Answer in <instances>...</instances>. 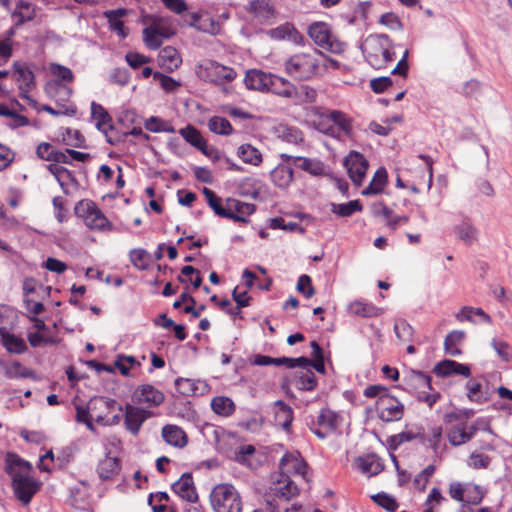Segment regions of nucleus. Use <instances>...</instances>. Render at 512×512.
Here are the masks:
<instances>
[{
	"mask_svg": "<svg viewBox=\"0 0 512 512\" xmlns=\"http://www.w3.org/2000/svg\"><path fill=\"white\" fill-rule=\"evenodd\" d=\"M269 91L285 98H292L296 95V87L292 83L275 75Z\"/></svg>",
	"mask_w": 512,
	"mask_h": 512,
	"instance_id": "e433bc0d",
	"label": "nucleus"
},
{
	"mask_svg": "<svg viewBox=\"0 0 512 512\" xmlns=\"http://www.w3.org/2000/svg\"><path fill=\"white\" fill-rule=\"evenodd\" d=\"M237 155L244 163L258 166L262 162L260 151L250 144H242L237 150Z\"/></svg>",
	"mask_w": 512,
	"mask_h": 512,
	"instance_id": "c9c22d12",
	"label": "nucleus"
},
{
	"mask_svg": "<svg viewBox=\"0 0 512 512\" xmlns=\"http://www.w3.org/2000/svg\"><path fill=\"white\" fill-rule=\"evenodd\" d=\"M224 211L230 216H222L235 222H247V216L255 211V205L252 203L242 202L234 198H227Z\"/></svg>",
	"mask_w": 512,
	"mask_h": 512,
	"instance_id": "f8f14e48",
	"label": "nucleus"
},
{
	"mask_svg": "<svg viewBox=\"0 0 512 512\" xmlns=\"http://www.w3.org/2000/svg\"><path fill=\"white\" fill-rule=\"evenodd\" d=\"M357 462L360 470L363 473L368 474L369 476L377 475L383 470V465L374 456L366 458L360 457L358 458Z\"/></svg>",
	"mask_w": 512,
	"mask_h": 512,
	"instance_id": "a18cd8bd",
	"label": "nucleus"
},
{
	"mask_svg": "<svg viewBox=\"0 0 512 512\" xmlns=\"http://www.w3.org/2000/svg\"><path fill=\"white\" fill-rule=\"evenodd\" d=\"M153 78L159 81L160 86L168 93L176 91L181 86L180 82L160 72H154Z\"/></svg>",
	"mask_w": 512,
	"mask_h": 512,
	"instance_id": "0e129e2a",
	"label": "nucleus"
},
{
	"mask_svg": "<svg viewBox=\"0 0 512 512\" xmlns=\"http://www.w3.org/2000/svg\"><path fill=\"white\" fill-rule=\"evenodd\" d=\"M210 503L214 512H242L243 501L238 490L231 484L216 485L210 494Z\"/></svg>",
	"mask_w": 512,
	"mask_h": 512,
	"instance_id": "7ed1b4c3",
	"label": "nucleus"
},
{
	"mask_svg": "<svg viewBox=\"0 0 512 512\" xmlns=\"http://www.w3.org/2000/svg\"><path fill=\"white\" fill-rule=\"evenodd\" d=\"M278 133L279 137L288 143L297 144L303 140L302 132L295 127L280 126Z\"/></svg>",
	"mask_w": 512,
	"mask_h": 512,
	"instance_id": "864d4df0",
	"label": "nucleus"
},
{
	"mask_svg": "<svg viewBox=\"0 0 512 512\" xmlns=\"http://www.w3.org/2000/svg\"><path fill=\"white\" fill-rule=\"evenodd\" d=\"M129 257H130L131 263L138 270L144 271V270L148 269L150 256H149V253L145 249H142V248L132 249L129 252Z\"/></svg>",
	"mask_w": 512,
	"mask_h": 512,
	"instance_id": "49530a36",
	"label": "nucleus"
},
{
	"mask_svg": "<svg viewBox=\"0 0 512 512\" xmlns=\"http://www.w3.org/2000/svg\"><path fill=\"white\" fill-rule=\"evenodd\" d=\"M173 491L190 504L196 503L198 494L194 487L193 478L190 473H184L178 481L172 485Z\"/></svg>",
	"mask_w": 512,
	"mask_h": 512,
	"instance_id": "f3484780",
	"label": "nucleus"
},
{
	"mask_svg": "<svg viewBox=\"0 0 512 512\" xmlns=\"http://www.w3.org/2000/svg\"><path fill=\"white\" fill-rule=\"evenodd\" d=\"M394 331L399 340L402 342H409L413 336L412 326L404 319L396 320L394 324Z\"/></svg>",
	"mask_w": 512,
	"mask_h": 512,
	"instance_id": "3c124183",
	"label": "nucleus"
},
{
	"mask_svg": "<svg viewBox=\"0 0 512 512\" xmlns=\"http://www.w3.org/2000/svg\"><path fill=\"white\" fill-rule=\"evenodd\" d=\"M176 390L183 396L203 395L208 392V385L200 379L179 377L175 380Z\"/></svg>",
	"mask_w": 512,
	"mask_h": 512,
	"instance_id": "a211bd4d",
	"label": "nucleus"
},
{
	"mask_svg": "<svg viewBox=\"0 0 512 512\" xmlns=\"http://www.w3.org/2000/svg\"><path fill=\"white\" fill-rule=\"evenodd\" d=\"M211 408L216 414L227 417L234 413L235 404L228 397L217 396L212 399Z\"/></svg>",
	"mask_w": 512,
	"mask_h": 512,
	"instance_id": "58836bf2",
	"label": "nucleus"
},
{
	"mask_svg": "<svg viewBox=\"0 0 512 512\" xmlns=\"http://www.w3.org/2000/svg\"><path fill=\"white\" fill-rule=\"evenodd\" d=\"M249 8L260 21H269L275 17V9L268 0H252Z\"/></svg>",
	"mask_w": 512,
	"mask_h": 512,
	"instance_id": "c756f323",
	"label": "nucleus"
},
{
	"mask_svg": "<svg viewBox=\"0 0 512 512\" xmlns=\"http://www.w3.org/2000/svg\"><path fill=\"white\" fill-rule=\"evenodd\" d=\"M464 338L465 332L460 330H453L447 334L444 340V350L446 354L453 357L459 356L461 354L459 346L463 342Z\"/></svg>",
	"mask_w": 512,
	"mask_h": 512,
	"instance_id": "2f4dec72",
	"label": "nucleus"
},
{
	"mask_svg": "<svg viewBox=\"0 0 512 512\" xmlns=\"http://www.w3.org/2000/svg\"><path fill=\"white\" fill-rule=\"evenodd\" d=\"M387 182V171L381 167L376 170L370 184L363 190V195H376L383 191Z\"/></svg>",
	"mask_w": 512,
	"mask_h": 512,
	"instance_id": "72a5a7b5",
	"label": "nucleus"
},
{
	"mask_svg": "<svg viewBox=\"0 0 512 512\" xmlns=\"http://www.w3.org/2000/svg\"><path fill=\"white\" fill-rule=\"evenodd\" d=\"M311 365V360L306 357H298V358H289V357H280L275 358V366H285L287 368H306Z\"/></svg>",
	"mask_w": 512,
	"mask_h": 512,
	"instance_id": "4d7b16f0",
	"label": "nucleus"
},
{
	"mask_svg": "<svg viewBox=\"0 0 512 512\" xmlns=\"http://www.w3.org/2000/svg\"><path fill=\"white\" fill-rule=\"evenodd\" d=\"M97 470L100 478L111 479L120 470V464L116 457L106 456L99 462Z\"/></svg>",
	"mask_w": 512,
	"mask_h": 512,
	"instance_id": "4c0bfd02",
	"label": "nucleus"
},
{
	"mask_svg": "<svg viewBox=\"0 0 512 512\" xmlns=\"http://www.w3.org/2000/svg\"><path fill=\"white\" fill-rule=\"evenodd\" d=\"M208 128L211 132L218 135H230L233 132L230 122L220 116H213L208 121Z\"/></svg>",
	"mask_w": 512,
	"mask_h": 512,
	"instance_id": "c03bdc74",
	"label": "nucleus"
},
{
	"mask_svg": "<svg viewBox=\"0 0 512 512\" xmlns=\"http://www.w3.org/2000/svg\"><path fill=\"white\" fill-rule=\"evenodd\" d=\"M344 166L354 185L361 186L368 169V161L365 157L357 151H351L345 157Z\"/></svg>",
	"mask_w": 512,
	"mask_h": 512,
	"instance_id": "9d476101",
	"label": "nucleus"
},
{
	"mask_svg": "<svg viewBox=\"0 0 512 512\" xmlns=\"http://www.w3.org/2000/svg\"><path fill=\"white\" fill-rule=\"evenodd\" d=\"M491 346L504 362H510L512 360L510 345L507 342L493 339Z\"/></svg>",
	"mask_w": 512,
	"mask_h": 512,
	"instance_id": "338daca9",
	"label": "nucleus"
},
{
	"mask_svg": "<svg viewBox=\"0 0 512 512\" xmlns=\"http://www.w3.org/2000/svg\"><path fill=\"white\" fill-rule=\"evenodd\" d=\"M273 80V74L266 73L259 69H250L246 71L244 84L249 90L265 92L269 91Z\"/></svg>",
	"mask_w": 512,
	"mask_h": 512,
	"instance_id": "ddd939ff",
	"label": "nucleus"
},
{
	"mask_svg": "<svg viewBox=\"0 0 512 512\" xmlns=\"http://www.w3.org/2000/svg\"><path fill=\"white\" fill-rule=\"evenodd\" d=\"M13 70L15 80L21 92L27 93L35 87L34 73L27 64L14 62Z\"/></svg>",
	"mask_w": 512,
	"mask_h": 512,
	"instance_id": "412c9836",
	"label": "nucleus"
},
{
	"mask_svg": "<svg viewBox=\"0 0 512 512\" xmlns=\"http://www.w3.org/2000/svg\"><path fill=\"white\" fill-rule=\"evenodd\" d=\"M328 111H320L319 109H316L314 111V119L313 123L315 127L322 133L330 136H335V128L332 125V122L330 119H326V116H328Z\"/></svg>",
	"mask_w": 512,
	"mask_h": 512,
	"instance_id": "ea45409f",
	"label": "nucleus"
},
{
	"mask_svg": "<svg viewBox=\"0 0 512 512\" xmlns=\"http://www.w3.org/2000/svg\"><path fill=\"white\" fill-rule=\"evenodd\" d=\"M323 53L314 50L311 53H296L285 62L286 73L297 80H310L319 74L320 58Z\"/></svg>",
	"mask_w": 512,
	"mask_h": 512,
	"instance_id": "f03ea898",
	"label": "nucleus"
},
{
	"mask_svg": "<svg viewBox=\"0 0 512 512\" xmlns=\"http://www.w3.org/2000/svg\"><path fill=\"white\" fill-rule=\"evenodd\" d=\"M467 397L470 401L482 403L486 400L482 393V385L476 379H471L466 383Z\"/></svg>",
	"mask_w": 512,
	"mask_h": 512,
	"instance_id": "09e8293b",
	"label": "nucleus"
},
{
	"mask_svg": "<svg viewBox=\"0 0 512 512\" xmlns=\"http://www.w3.org/2000/svg\"><path fill=\"white\" fill-rule=\"evenodd\" d=\"M232 296L237 305L233 308V310H227V313L232 316H238L241 314V308L249 305L250 297L247 296V292L245 291L238 293L237 288L233 290Z\"/></svg>",
	"mask_w": 512,
	"mask_h": 512,
	"instance_id": "e2e57ef3",
	"label": "nucleus"
},
{
	"mask_svg": "<svg viewBox=\"0 0 512 512\" xmlns=\"http://www.w3.org/2000/svg\"><path fill=\"white\" fill-rule=\"evenodd\" d=\"M197 77L214 85H225L234 81L237 72L234 68L220 64L214 60H206L195 66Z\"/></svg>",
	"mask_w": 512,
	"mask_h": 512,
	"instance_id": "20e7f679",
	"label": "nucleus"
},
{
	"mask_svg": "<svg viewBox=\"0 0 512 512\" xmlns=\"http://www.w3.org/2000/svg\"><path fill=\"white\" fill-rule=\"evenodd\" d=\"M434 373L439 377H447L453 374L469 377L471 375V370L468 365L446 359L435 365Z\"/></svg>",
	"mask_w": 512,
	"mask_h": 512,
	"instance_id": "5701e85b",
	"label": "nucleus"
},
{
	"mask_svg": "<svg viewBox=\"0 0 512 512\" xmlns=\"http://www.w3.org/2000/svg\"><path fill=\"white\" fill-rule=\"evenodd\" d=\"M491 464V457L479 452H472L467 460V465L472 469H487Z\"/></svg>",
	"mask_w": 512,
	"mask_h": 512,
	"instance_id": "5fc2aeb1",
	"label": "nucleus"
},
{
	"mask_svg": "<svg viewBox=\"0 0 512 512\" xmlns=\"http://www.w3.org/2000/svg\"><path fill=\"white\" fill-rule=\"evenodd\" d=\"M308 35L314 43L331 53L340 54L345 50V43L340 41L326 22H313L308 27Z\"/></svg>",
	"mask_w": 512,
	"mask_h": 512,
	"instance_id": "39448f33",
	"label": "nucleus"
},
{
	"mask_svg": "<svg viewBox=\"0 0 512 512\" xmlns=\"http://www.w3.org/2000/svg\"><path fill=\"white\" fill-rule=\"evenodd\" d=\"M117 405L114 399L99 397L93 398L87 405H76V421L84 423L91 418L90 412L96 410L98 407H104L107 410L113 409Z\"/></svg>",
	"mask_w": 512,
	"mask_h": 512,
	"instance_id": "4468645a",
	"label": "nucleus"
},
{
	"mask_svg": "<svg viewBox=\"0 0 512 512\" xmlns=\"http://www.w3.org/2000/svg\"><path fill=\"white\" fill-rule=\"evenodd\" d=\"M142 33L143 41L149 49L156 50L162 45L164 39H162V37L150 26L144 28Z\"/></svg>",
	"mask_w": 512,
	"mask_h": 512,
	"instance_id": "bf43d9fd",
	"label": "nucleus"
},
{
	"mask_svg": "<svg viewBox=\"0 0 512 512\" xmlns=\"http://www.w3.org/2000/svg\"><path fill=\"white\" fill-rule=\"evenodd\" d=\"M145 128L151 132H167V133H173L175 132V129L172 125L169 123L161 120L158 117L152 116L150 117L146 123Z\"/></svg>",
	"mask_w": 512,
	"mask_h": 512,
	"instance_id": "6e6d98bb",
	"label": "nucleus"
},
{
	"mask_svg": "<svg viewBox=\"0 0 512 512\" xmlns=\"http://www.w3.org/2000/svg\"><path fill=\"white\" fill-rule=\"evenodd\" d=\"M297 380V387L301 390L311 391L317 385L315 374L310 369H304Z\"/></svg>",
	"mask_w": 512,
	"mask_h": 512,
	"instance_id": "13d9d810",
	"label": "nucleus"
},
{
	"mask_svg": "<svg viewBox=\"0 0 512 512\" xmlns=\"http://www.w3.org/2000/svg\"><path fill=\"white\" fill-rule=\"evenodd\" d=\"M449 443L453 446H460L469 441V435L466 434V423H460L452 426L447 433Z\"/></svg>",
	"mask_w": 512,
	"mask_h": 512,
	"instance_id": "a19ab883",
	"label": "nucleus"
},
{
	"mask_svg": "<svg viewBox=\"0 0 512 512\" xmlns=\"http://www.w3.org/2000/svg\"><path fill=\"white\" fill-rule=\"evenodd\" d=\"M158 61L165 70L174 71L181 65L182 58L176 48L166 46L160 50Z\"/></svg>",
	"mask_w": 512,
	"mask_h": 512,
	"instance_id": "a878e982",
	"label": "nucleus"
},
{
	"mask_svg": "<svg viewBox=\"0 0 512 512\" xmlns=\"http://www.w3.org/2000/svg\"><path fill=\"white\" fill-rule=\"evenodd\" d=\"M91 117L95 121L96 128L106 136L108 143L113 144V141L108 136V131L114 128L112 117L108 111L96 102L91 103Z\"/></svg>",
	"mask_w": 512,
	"mask_h": 512,
	"instance_id": "dca6fc26",
	"label": "nucleus"
},
{
	"mask_svg": "<svg viewBox=\"0 0 512 512\" xmlns=\"http://www.w3.org/2000/svg\"><path fill=\"white\" fill-rule=\"evenodd\" d=\"M348 310L353 315L367 318L376 317L381 313V309L376 307L372 303H367L359 300L350 303Z\"/></svg>",
	"mask_w": 512,
	"mask_h": 512,
	"instance_id": "473e14b6",
	"label": "nucleus"
},
{
	"mask_svg": "<svg viewBox=\"0 0 512 512\" xmlns=\"http://www.w3.org/2000/svg\"><path fill=\"white\" fill-rule=\"evenodd\" d=\"M275 422L284 430H288L293 421V410L284 401L278 400L273 406Z\"/></svg>",
	"mask_w": 512,
	"mask_h": 512,
	"instance_id": "cd10ccee",
	"label": "nucleus"
},
{
	"mask_svg": "<svg viewBox=\"0 0 512 512\" xmlns=\"http://www.w3.org/2000/svg\"><path fill=\"white\" fill-rule=\"evenodd\" d=\"M267 34L275 40L291 39L295 43L302 39L301 34L291 23H284L276 28L270 29Z\"/></svg>",
	"mask_w": 512,
	"mask_h": 512,
	"instance_id": "7c9ffc66",
	"label": "nucleus"
},
{
	"mask_svg": "<svg viewBox=\"0 0 512 512\" xmlns=\"http://www.w3.org/2000/svg\"><path fill=\"white\" fill-rule=\"evenodd\" d=\"M326 119H330L332 125L337 127L334 137H352V119L340 110H329Z\"/></svg>",
	"mask_w": 512,
	"mask_h": 512,
	"instance_id": "aec40b11",
	"label": "nucleus"
},
{
	"mask_svg": "<svg viewBox=\"0 0 512 512\" xmlns=\"http://www.w3.org/2000/svg\"><path fill=\"white\" fill-rule=\"evenodd\" d=\"M6 471L12 478L15 497L23 505H28L40 488L39 482L30 475L31 465L16 454H8Z\"/></svg>",
	"mask_w": 512,
	"mask_h": 512,
	"instance_id": "f257e3e1",
	"label": "nucleus"
},
{
	"mask_svg": "<svg viewBox=\"0 0 512 512\" xmlns=\"http://www.w3.org/2000/svg\"><path fill=\"white\" fill-rule=\"evenodd\" d=\"M5 373L9 378H30L33 376V371L18 361H14L7 366Z\"/></svg>",
	"mask_w": 512,
	"mask_h": 512,
	"instance_id": "8fccbe9b",
	"label": "nucleus"
},
{
	"mask_svg": "<svg viewBox=\"0 0 512 512\" xmlns=\"http://www.w3.org/2000/svg\"><path fill=\"white\" fill-rule=\"evenodd\" d=\"M342 423V417L329 408H322L316 417H311L307 425L319 439H325L335 432Z\"/></svg>",
	"mask_w": 512,
	"mask_h": 512,
	"instance_id": "423d86ee",
	"label": "nucleus"
},
{
	"mask_svg": "<svg viewBox=\"0 0 512 512\" xmlns=\"http://www.w3.org/2000/svg\"><path fill=\"white\" fill-rule=\"evenodd\" d=\"M272 182L279 188L285 189L293 181V169L291 164L283 162L278 164L270 173Z\"/></svg>",
	"mask_w": 512,
	"mask_h": 512,
	"instance_id": "b1692460",
	"label": "nucleus"
},
{
	"mask_svg": "<svg viewBox=\"0 0 512 512\" xmlns=\"http://www.w3.org/2000/svg\"><path fill=\"white\" fill-rule=\"evenodd\" d=\"M372 499L375 503L389 512H396L398 508L396 499L386 493L375 494L372 496Z\"/></svg>",
	"mask_w": 512,
	"mask_h": 512,
	"instance_id": "680f3d73",
	"label": "nucleus"
},
{
	"mask_svg": "<svg viewBox=\"0 0 512 512\" xmlns=\"http://www.w3.org/2000/svg\"><path fill=\"white\" fill-rule=\"evenodd\" d=\"M180 134L189 144L198 150L202 149V147L206 144V140L202 137L199 130L191 125L182 128L180 130Z\"/></svg>",
	"mask_w": 512,
	"mask_h": 512,
	"instance_id": "37998d69",
	"label": "nucleus"
},
{
	"mask_svg": "<svg viewBox=\"0 0 512 512\" xmlns=\"http://www.w3.org/2000/svg\"><path fill=\"white\" fill-rule=\"evenodd\" d=\"M158 35L162 37V39H168L175 34V30L171 25L165 23L163 19L154 20L151 25H149Z\"/></svg>",
	"mask_w": 512,
	"mask_h": 512,
	"instance_id": "69168bd1",
	"label": "nucleus"
},
{
	"mask_svg": "<svg viewBox=\"0 0 512 512\" xmlns=\"http://www.w3.org/2000/svg\"><path fill=\"white\" fill-rule=\"evenodd\" d=\"M280 469L286 475L295 474L304 477L307 464L298 451L287 452L280 460Z\"/></svg>",
	"mask_w": 512,
	"mask_h": 512,
	"instance_id": "2eb2a0df",
	"label": "nucleus"
},
{
	"mask_svg": "<svg viewBox=\"0 0 512 512\" xmlns=\"http://www.w3.org/2000/svg\"><path fill=\"white\" fill-rule=\"evenodd\" d=\"M376 409L378 417L385 422L399 421L404 414V405L389 393L380 396Z\"/></svg>",
	"mask_w": 512,
	"mask_h": 512,
	"instance_id": "1a4fd4ad",
	"label": "nucleus"
},
{
	"mask_svg": "<svg viewBox=\"0 0 512 512\" xmlns=\"http://www.w3.org/2000/svg\"><path fill=\"white\" fill-rule=\"evenodd\" d=\"M138 403L147 404L149 407L159 406L164 401V394L150 384L142 385L135 392Z\"/></svg>",
	"mask_w": 512,
	"mask_h": 512,
	"instance_id": "4be33fe9",
	"label": "nucleus"
},
{
	"mask_svg": "<svg viewBox=\"0 0 512 512\" xmlns=\"http://www.w3.org/2000/svg\"><path fill=\"white\" fill-rule=\"evenodd\" d=\"M331 211L341 217H349L355 212L362 211V205L359 200H352L347 203L331 204Z\"/></svg>",
	"mask_w": 512,
	"mask_h": 512,
	"instance_id": "79ce46f5",
	"label": "nucleus"
},
{
	"mask_svg": "<svg viewBox=\"0 0 512 512\" xmlns=\"http://www.w3.org/2000/svg\"><path fill=\"white\" fill-rule=\"evenodd\" d=\"M149 413L139 407L127 405L125 408V426L133 435H137Z\"/></svg>",
	"mask_w": 512,
	"mask_h": 512,
	"instance_id": "6ab92c4d",
	"label": "nucleus"
},
{
	"mask_svg": "<svg viewBox=\"0 0 512 512\" xmlns=\"http://www.w3.org/2000/svg\"><path fill=\"white\" fill-rule=\"evenodd\" d=\"M203 194H204L209 206L212 208V210L214 211V213L217 216H220V217L229 216L224 211L225 207L222 206L221 199L219 197H217V195L211 189L204 187Z\"/></svg>",
	"mask_w": 512,
	"mask_h": 512,
	"instance_id": "603ef678",
	"label": "nucleus"
},
{
	"mask_svg": "<svg viewBox=\"0 0 512 512\" xmlns=\"http://www.w3.org/2000/svg\"><path fill=\"white\" fill-rule=\"evenodd\" d=\"M126 15L127 10L124 8L104 12V16L108 20L110 29L116 32L121 38H125L128 35V31L124 27V22L120 19Z\"/></svg>",
	"mask_w": 512,
	"mask_h": 512,
	"instance_id": "c85d7f7f",
	"label": "nucleus"
},
{
	"mask_svg": "<svg viewBox=\"0 0 512 512\" xmlns=\"http://www.w3.org/2000/svg\"><path fill=\"white\" fill-rule=\"evenodd\" d=\"M75 214L83 218L86 226L92 230H111L112 224L97 205L90 200H81L75 206Z\"/></svg>",
	"mask_w": 512,
	"mask_h": 512,
	"instance_id": "0eeeda50",
	"label": "nucleus"
},
{
	"mask_svg": "<svg viewBox=\"0 0 512 512\" xmlns=\"http://www.w3.org/2000/svg\"><path fill=\"white\" fill-rule=\"evenodd\" d=\"M410 384L416 388L421 390H432L431 386V377L420 371H412L409 377Z\"/></svg>",
	"mask_w": 512,
	"mask_h": 512,
	"instance_id": "de8ad7c7",
	"label": "nucleus"
},
{
	"mask_svg": "<svg viewBox=\"0 0 512 512\" xmlns=\"http://www.w3.org/2000/svg\"><path fill=\"white\" fill-rule=\"evenodd\" d=\"M162 437L164 441L174 447L183 448L188 439L186 433L177 425L168 424L162 428Z\"/></svg>",
	"mask_w": 512,
	"mask_h": 512,
	"instance_id": "393cba45",
	"label": "nucleus"
},
{
	"mask_svg": "<svg viewBox=\"0 0 512 512\" xmlns=\"http://www.w3.org/2000/svg\"><path fill=\"white\" fill-rule=\"evenodd\" d=\"M391 46V39L386 34H371L361 45L366 61L374 68L380 69L385 48Z\"/></svg>",
	"mask_w": 512,
	"mask_h": 512,
	"instance_id": "6e6552de",
	"label": "nucleus"
},
{
	"mask_svg": "<svg viewBox=\"0 0 512 512\" xmlns=\"http://www.w3.org/2000/svg\"><path fill=\"white\" fill-rule=\"evenodd\" d=\"M457 238L467 245L473 244L478 237L477 229L467 221H463L454 227Z\"/></svg>",
	"mask_w": 512,
	"mask_h": 512,
	"instance_id": "f704fd0d",
	"label": "nucleus"
},
{
	"mask_svg": "<svg viewBox=\"0 0 512 512\" xmlns=\"http://www.w3.org/2000/svg\"><path fill=\"white\" fill-rule=\"evenodd\" d=\"M379 23L388 27L391 30H401L403 28L402 22L397 14L387 12L381 15Z\"/></svg>",
	"mask_w": 512,
	"mask_h": 512,
	"instance_id": "774afa93",
	"label": "nucleus"
},
{
	"mask_svg": "<svg viewBox=\"0 0 512 512\" xmlns=\"http://www.w3.org/2000/svg\"><path fill=\"white\" fill-rule=\"evenodd\" d=\"M280 158L283 162L293 164L297 168L313 175L321 176L325 172L324 164L318 159H311L302 156H293L290 154L282 153Z\"/></svg>",
	"mask_w": 512,
	"mask_h": 512,
	"instance_id": "9b49d317",
	"label": "nucleus"
},
{
	"mask_svg": "<svg viewBox=\"0 0 512 512\" xmlns=\"http://www.w3.org/2000/svg\"><path fill=\"white\" fill-rule=\"evenodd\" d=\"M270 491L273 496L288 501L298 494V487L287 476L274 484V486L270 488Z\"/></svg>",
	"mask_w": 512,
	"mask_h": 512,
	"instance_id": "bb28decb",
	"label": "nucleus"
},
{
	"mask_svg": "<svg viewBox=\"0 0 512 512\" xmlns=\"http://www.w3.org/2000/svg\"><path fill=\"white\" fill-rule=\"evenodd\" d=\"M269 226L272 229H282L289 232H304V229L298 223L292 221L286 222L282 217H275L270 219Z\"/></svg>",
	"mask_w": 512,
	"mask_h": 512,
	"instance_id": "052dcab7",
	"label": "nucleus"
}]
</instances>
